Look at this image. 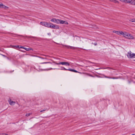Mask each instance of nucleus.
Wrapping results in <instances>:
<instances>
[{
	"label": "nucleus",
	"mask_w": 135,
	"mask_h": 135,
	"mask_svg": "<svg viewBox=\"0 0 135 135\" xmlns=\"http://www.w3.org/2000/svg\"><path fill=\"white\" fill-rule=\"evenodd\" d=\"M61 64L62 65H65L66 66H69L70 64L69 62H61Z\"/></svg>",
	"instance_id": "obj_7"
},
{
	"label": "nucleus",
	"mask_w": 135,
	"mask_h": 135,
	"mask_svg": "<svg viewBox=\"0 0 135 135\" xmlns=\"http://www.w3.org/2000/svg\"><path fill=\"white\" fill-rule=\"evenodd\" d=\"M19 48H23V49H24V48H25L23 46H21V47H19Z\"/></svg>",
	"instance_id": "obj_29"
},
{
	"label": "nucleus",
	"mask_w": 135,
	"mask_h": 135,
	"mask_svg": "<svg viewBox=\"0 0 135 135\" xmlns=\"http://www.w3.org/2000/svg\"><path fill=\"white\" fill-rule=\"evenodd\" d=\"M131 21L132 22H135V20H133V19H132L131 20Z\"/></svg>",
	"instance_id": "obj_26"
},
{
	"label": "nucleus",
	"mask_w": 135,
	"mask_h": 135,
	"mask_svg": "<svg viewBox=\"0 0 135 135\" xmlns=\"http://www.w3.org/2000/svg\"><path fill=\"white\" fill-rule=\"evenodd\" d=\"M128 2L130 3L131 4L135 5V0H128Z\"/></svg>",
	"instance_id": "obj_5"
},
{
	"label": "nucleus",
	"mask_w": 135,
	"mask_h": 135,
	"mask_svg": "<svg viewBox=\"0 0 135 135\" xmlns=\"http://www.w3.org/2000/svg\"><path fill=\"white\" fill-rule=\"evenodd\" d=\"M16 48H19V46L18 45L16 46H15Z\"/></svg>",
	"instance_id": "obj_27"
},
{
	"label": "nucleus",
	"mask_w": 135,
	"mask_h": 135,
	"mask_svg": "<svg viewBox=\"0 0 135 135\" xmlns=\"http://www.w3.org/2000/svg\"><path fill=\"white\" fill-rule=\"evenodd\" d=\"M32 37V38H34V37Z\"/></svg>",
	"instance_id": "obj_37"
},
{
	"label": "nucleus",
	"mask_w": 135,
	"mask_h": 135,
	"mask_svg": "<svg viewBox=\"0 0 135 135\" xmlns=\"http://www.w3.org/2000/svg\"><path fill=\"white\" fill-rule=\"evenodd\" d=\"M53 62L54 63H55V64H56L57 65H59L61 64H60L61 63V62H60L59 63H57V62H56L55 61H53Z\"/></svg>",
	"instance_id": "obj_17"
},
{
	"label": "nucleus",
	"mask_w": 135,
	"mask_h": 135,
	"mask_svg": "<svg viewBox=\"0 0 135 135\" xmlns=\"http://www.w3.org/2000/svg\"><path fill=\"white\" fill-rule=\"evenodd\" d=\"M127 38L130 39H134L135 38L133 35H132L131 34L128 33H127Z\"/></svg>",
	"instance_id": "obj_4"
},
{
	"label": "nucleus",
	"mask_w": 135,
	"mask_h": 135,
	"mask_svg": "<svg viewBox=\"0 0 135 135\" xmlns=\"http://www.w3.org/2000/svg\"><path fill=\"white\" fill-rule=\"evenodd\" d=\"M31 114V113H27V114H26V116L28 117V116L29 115H30Z\"/></svg>",
	"instance_id": "obj_19"
},
{
	"label": "nucleus",
	"mask_w": 135,
	"mask_h": 135,
	"mask_svg": "<svg viewBox=\"0 0 135 135\" xmlns=\"http://www.w3.org/2000/svg\"><path fill=\"white\" fill-rule=\"evenodd\" d=\"M24 49L26 50L27 51H29L30 50H32L33 49L31 48H27L26 47H25Z\"/></svg>",
	"instance_id": "obj_14"
},
{
	"label": "nucleus",
	"mask_w": 135,
	"mask_h": 135,
	"mask_svg": "<svg viewBox=\"0 0 135 135\" xmlns=\"http://www.w3.org/2000/svg\"><path fill=\"white\" fill-rule=\"evenodd\" d=\"M113 2L115 3H117L118 2V1H116L115 0H114L113 1Z\"/></svg>",
	"instance_id": "obj_25"
},
{
	"label": "nucleus",
	"mask_w": 135,
	"mask_h": 135,
	"mask_svg": "<svg viewBox=\"0 0 135 135\" xmlns=\"http://www.w3.org/2000/svg\"><path fill=\"white\" fill-rule=\"evenodd\" d=\"M7 134H0V135H7Z\"/></svg>",
	"instance_id": "obj_31"
},
{
	"label": "nucleus",
	"mask_w": 135,
	"mask_h": 135,
	"mask_svg": "<svg viewBox=\"0 0 135 135\" xmlns=\"http://www.w3.org/2000/svg\"><path fill=\"white\" fill-rule=\"evenodd\" d=\"M134 135V134H132V135Z\"/></svg>",
	"instance_id": "obj_35"
},
{
	"label": "nucleus",
	"mask_w": 135,
	"mask_h": 135,
	"mask_svg": "<svg viewBox=\"0 0 135 135\" xmlns=\"http://www.w3.org/2000/svg\"><path fill=\"white\" fill-rule=\"evenodd\" d=\"M45 110H41L40 112H43L45 111Z\"/></svg>",
	"instance_id": "obj_30"
},
{
	"label": "nucleus",
	"mask_w": 135,
	"mask_h": 135,
	"mask_svg": "<svg viewBox=\"0 0 135 135\" xmlns=\"http://www.w3.org/2000/svg\"><path fill=\"white\" fill-rule=\"evenodd\" d=\"M47 63H50L51 64H52L51 62H44L41 63V64H47Z\"/></svg>",
	"instance_id": "obj_18"
},
{
	"label": "nucleus",
	"mask_w": 135,
	"mask_h": 135,
	"mask_svg": "<svg viewBox=\"0 0 135 135\" xmlns=\"http://www.w3.org/2000/svg\"><path fill=\"white\" fill-rule=\"evenodd\" d=\"M127 56L129 58H135V54L132 53L130 51L128 52Z\"/></svg>",
	"instance_id": "obj_3"
},
{
	"label": "nucleus",
	"mask_w": 135,
	"mask_h": 135,
	"mask_svg": "<svg viewBox=\"0 0 135 135\" xmlns=\"http://www.w3.org/2000/svg\"><path fill=\"white\" fill-rule=\"evenodd\" d=\"M3 56H5L4 55H2V54H1Z\"/></svg>",
	"instance_id": "obj_33"
},
{
	"label": "nucleus",
	"mask_w": 135,
	"mask_h": 135,
	"mask_svg": "<svg viewBox=\"0 0 135 135\" xmlns=\"http://www.w3.org/2000/svg\"><path fill=\"white\" fill-rule=\"evenodd\" d=\"M106 78H109V79H119L120 78V77H109L106 76L105 77Z\"/></svg>",
	"instance_id": "obj_11"
},
{
	"label": "nucleus",
	"mask_w": 135,
	"mask_h": 135,
	"mask_svg": "<svg viewBox=\"0 0 135 135\" xmlns=\"http://www.w3.org/2000/svg\"><path fill=\"white\" fill-rule=\"evenodd\" d=\"M15 46H16L15 45H11V47L14 48H16Z\"/></svg>",
	"instance_id": "obj_24"
},
{
	"label": "nucleus",
	"mask_w": 135,
	"mask_h": 135,
	"mask_svg": "<svg viewBox=\"0 0 135 135\" xmlns=\"http://www.w3.org/2000/svg\"><path fill=\"white\" fill-rule=\"evenodd\" d=\"M33 68L39 71L42 70H48L51 69H55V68L53 69L51 68H49V69H44L41 68V67L39 65H38L37 64H36L35 66Z\"/></svg>",
	"instance_id": "obj_2"
},
{
	"label": "nucleus",
	"mask_w": 135,
	"mask_h": 135,
	"mask_svg": "<svg viewBox=\"0 0 135 135\" xmlns=\"http://www.w3.org/2000/svg\"><path fill=\"white\" fill-rule=\"evenodd\" d=\"M92 76V77H93V76Z\"/></svg>",
	"instance_id": "obj_36"
},
{
	"label": "nucleus",
	"mask_w": 135,
	"mask_h": 135,
	"mask_svg": "<svg viewBox=\"0 0 135 135\" xmlns=\"http://www.w3.org/2000/svg\"><path fill=\"white\" fill-rule=\"evenodd\" d=\"M64 24H65L68 25V22L67 21H65V22H64Z\"/></svg>",
	"instance_id": "obj_22"
},
{
	"label": "nucleus",
	"mask_w": 135,
	"mask_h": 135,
	"mask_svg": "<svg viewBox=\"0 0 135 135\" xmlns=\"http://www.w3.org/2000/svg\"><path fill=\"white\" fill-rule=\"evenodd\" d=\"M3 4L2 3H0V8H2L3 7Z\"/></svg>",
	"instance_id": "obj_20"
},
{
	"label": "nucleus",
	"mask_w": 135,
	"mask_h": 135,
	"mask_svg": "<svg viewBox=\"0 0 135 135\" xmlns=\"http://www.w3.org/2000/svg\"><path fill=\"white\" fill-rule=\"evenodd\" d=\"M48 35L50 34V33H49H49H48Z\"/></svg>",
	"instance_id": "obj_34"
},
{
	"label": "nucleus",
	"mask_w": 135,
	"mask_h": 135,
	"mask_svg": "<svg viewBox=\"0 0 135 135\" xmlns=\"http://www.w3.org/2000/svg\"><path fill=\"white\" fill-rule=\"evenodd\" d=\"M58 22H57V23L59 24L60 23L61 24H64L65 22V21L61 20H58Z\"/></svg>",
	"instance_id": "obj_12"
},
{
	"label": "nucleus",
	"mask_w": 135,
	"mask_h": 135,
	"mask_svg": "<svg viewBox=\"0 0 135 135\" xmlns=\"http://www.w3.org/2000/svg\"><path fill=\"white\" fill-rule=\"evenodd\" d=\"M122 32V31H113V32L114 33H115L116 34L119 35H120L121 34V32Z\"/></svg>",
	"instance_id": "obj_6"
},
{
	"label": "nucleus",
	"mask_w": 135,
	"mask_h": 135,
	"mask_svg": "<svg viewBox=\"0 0 135 135\" xmlns=\"http://www.w3.org/2000/svg\"><path fill=\"white\" fill-rule=\"evenodd\" d=\"M3 7L2 8H4L5 9H7L8 8V7L5 6L3 5Z\"/></svg>",
	"instance_id": "obj_15"
},
{
	"label": "nucleus",
	"mask_w": 135,
	"mask_h": 135,
	"mask_svg": "<svg viewBox=\"0 0 135 135\" xmlns=\"http://www.w3.org/2000/svg\"><path fill=\"white\" fill-rule=\"evenodd\" d=\"M73 72H75V73H78L79 72L78 71H77L75 70L74 69L73 70Z\"/></svg>",
	"instance_id": "obj_23"
},
{
	"label": "nucleus",
	"mask_w": 135,
	"mask_h": 135,
	"mask_svg": "<svg viewBox=\"0 0 135 135\" xmlns=\"http://www.w3.org/2000/svg\"><path fill=\"white\" fill-rule=\"evenodd\" d=\"M127 33L126 32H123L122 31L121 35H122L123 37L126 38Z\"/></svg>",
	"instance_id": "obj_10"
},
{
	"label": "nucleus",
	"mask_w": 135,
	"mask_h": 135,
	"mask_svg": "<svg viewBox=\"0 0 135 135\" xmlns=\"http://www.w3.org/2000/svg\"><path fill=\"white\" fill-rule=\"evenodd\" d=\"M58 19H56L55 18H53L51 20V22H55L57 23V22H58Z\"/></svg>",
	"instance_id": "obj_13"
},
{
	"label": "nucleus",
	"mask_w": 135,
	"mask_h": 135,
	"mask_svg": "<svg viewBox=\"0 0 135 135\" xmlns=\"http://www.w3.org/2000/svg\"><path fill=\"white\" fill-rule=\"evenodd\" d=\"M65 46H66V47H67L68 49L70 48V49H75L77 48L76 47H73V46H70L65 45Z\"/></svg>",
	"instance_id": "obj_9"
},
{
	"label": "nucleus",
	"mask_w": 135,
	"mask_h": 135,
	"mask_svg": "<svg viewBox=\"0 0 135 135\" xmlns=\"http://www.w3.org/2000/svg\"><path fill=\"white\" fill-rule=\"evenodd\" d=\"M9 104L11 105H14L15 103V102L13 101H11V99H10L8 100Z\"/></svg>",
	"instance_id": "obj_8"
},
{
	"label": "nucleus",
	"mask_w": 135,
	"mask_h": 135,
	"mask_svg": "<svg viewBox=\"0 0 135 135\" xmlns=\"http://www.w3.org/2000/svg\"><path fill=\"white\" fill-rule=\"evenodd\" d=\"M94 45H95V46H96V45H97V44L96 42L94 43Z\"/></svg>",
	"instance_id": "obj_28"
},
{
	"label": "nucleus",
	"mask_w": 135,
	"mask_h": 135,
	"mask_svg": "<svg viewBox=\"0 0 135 135\" xmlns=\"http://www.w3.org/2000/svg\"><path fill=\"white\" fill-rule=\"evenodd\" d=\"M41 24L42 25L48 28H50L54 29H57L59 28V27L57 26H56L54 25L53 24L47 23L46 22H41Z\"/></svg>",
	"instance_id": "obj_1"
},
{
	"label": "nucleus",
	"mask_w": 135,
	"mask_h": 135,
	"mask_svg": "<svg viewBox=\"0 0 135 135\" xmlns=\"http://www.w3.org/2000/svg\"><path fill=\"white\" fill-rule=\"evenodd\" d=\"M60 69L61 70H67V69H66L64 67H61V69Z\"/></svg>",
	"instance_id": "obj_16"
},
{
	"label": "nucleus",
	"mask_w": 135,
	"mask_h": 135,
	"mask_svg": "<svg viewBox=\"0 0 135 135\" xmlns=\"http://www.w3.org/2000/svg\"><path fill=\"white\" fill-rule=\"evenodd\" d=\"M74 69H67V70L70 71H73Z\"/></svg>",
	"instance_id": "obj_21"
},
{
	"label": "nucleus",
	"mask_w": 135,
	"mask_h": 135,
	"mask_svg": "<svg viewBox=\"0 0 135 135\" xmlns=\"http://www.w3.org/2000/svg\"><path fill=\"white\" fill-rule=\"evenodd\" d=\"M39 57L41 59H44V58H42V57Z\"/></svg>",
	"instance_id": "obj_32"
}]
</instances>
